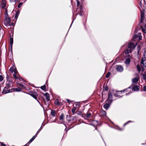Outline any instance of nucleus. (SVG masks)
Segmentation results:
<instances>
[{"label": "nucleus", "mask_w": 146, "mask_h": 146, "mask_svg": "<svg viewBox=\"0 0 146 146\" xmlns=\"http://www.w3.org/2000/svg\"><path fill=\"white\" fill-rule=\"evenodd\" d=\"M10 70L12 72H14V74H13V77L15 79L18 78L20 81L23 80V79L20 77L19 75L18 74V72L15 66L11 67L10 69Z\"/></svg>", "instance_id": "f257e3e1"}, {"label": "nucleus", "mask_w": 146, "mask_h": 146, "mask_svg": "<svg viewBox=\"0 0 146 146\" xmlns=\"http://www.w3.org/2000/svg\"><path fill=\"white\" fill-rule=\"evenodd\" d=\"M7 77L6 86L8 88H9L12 86L13 78H12L9 77L7 75Z\"/></svg>", "instance_id": "f03ea898"}, {"label": "nucleus", "mask_w": 146, "mask_h": 146, "mask_svg": "<svg viewBox=\"0 0 146 146\" xmlns=\"http://www.w3.org/2000/svg\"><path fill=\"white\" fill-rule=\"evenodd\" d=\"M137 44L136 43H134L132 42L128 43V51H129L130 52H131L132 50L135 49Z\"/></svg>", "instance_id": "7ed1b4c3"}, {"label": "nucleus", "mask_w": 146, "mask_h": 146, "mask_svg": "<svg viewBox=\"0 0 146 146\" xmlns=\"http://www.w3.org/2000/svg\"><path fill=\"white\" fill-rule=\"evenodd\" d=\"M7 16L8 15L7 13H6L5 14L6 18L4 21V24L6 26H11V20L10 18Z\"/></svg>", "instance_id": "20e7f679"}, {"label": "nucleus", "mask_w": 146, "mask_h": 146, "mask_svg": "<svg viewBox=\"0 0 146 146\" xmlns=\"http://www.w3.org/2000/svg\"><path fill=\"white\" fill-rule=\"evenodd\" d=\"M142 36L141 35H134L132 39V41H135V39L138 38V40H141Z\"/></svg>", "instance_id": "39448f33"}, {"label": "nucleus", "mask_w": 146, "mask_h": 146, "mask_svg": "<svg viewBox=\"0 0 146 146\" xmlns=\"http://www.w3.org/2000/svg\"><path fill=\"white\" fill-rule=\"evenodd\" d=\"M116 69L117 71L121 72L123 71V68L121 66L117 65L116 66Z\"/></svg>", "instance_id": "423d86ee"}, {"label": "nucleus", "mask_w": 146, "mask_h": 146, "mask_svg": "<svg viewBox=\"0 0 146 146\" xmlns=\"http://www.w3.org/2000/svg\"><path fill=\"white\" fill-rule=\"evenodd\" d=\"M139 86H135L133 87L132 90L133 91H138L139 90Z\"/></svg>", "instance_id": "0eeeda50"}, {"label": "nucleus", "mask_w": 146, "mask_h": 146, "mask_svg": "<svg viewBox=\"0 0 146 146\" xmlns=\"http://www.w3.org/2000/svg\"><path fill=\"white\" fill-rule=\"evenodd\" d=\"M144 12L143 11H142L141 12V23H142L143 22V21L144 19Z\"/></svg>", "instance_id": "6e6552de"}, {"label": "nucleus", "mask_w": 146, "mask_h": 146, "mask_svg": "<svg viewBox=\"0 0 146 146\" xmlns=\"http://www.w3.org/2000/svg\"><path fill=\"white\" fill-rule=\"evenodd\" d=\"M10 90L6 88H5L3 91V93L4 94H6L10 92Z\"/></svg>", "instance_id": "1a4fd4ad"}, {"label": "nucleus", "mask_w": 146, "mask_h": 146, "mask_svg": "<svg viewBox=\"0 0 146 146\" xmlns=\"http://www.w3.org/2000/svg\"><path fill=\"white\" fill-rule=\"evenodd\" d=\"M122 91H116L114 93V95L116 97H118L120 96L119 94H121L122 93Z\"/></svg>", "instance_id": "9d476101"}, {"label": "nucleus", "mask_w": 146, "mask_h": 146, "mask_svg": "<svg viewBox=\"0 0 146 146\" xmlns=\"http://www.w3.org/2000/svg\"><path fill=\"white\" fill-rule=\"evenodd\" d=\"M44 95L45 96L46 99L47 101H48L50 100V96L49 94L48 93H46L44 94Z\"/></svg>", "instance_id": "9b49d317"}, {"label": "nucleus", "mask_w": 146, "mask_h": 146, "mask_svg": "<svg viewBox=\"0 0 146 146\" xmlns=\"http://www.w3.org/2000/svg\"><path fill=\"white\" fill-rule=\"evenodd\" d=\"M64 117V115L62 113L59 117L60 120V121L61 123H63V122Z\"/></svg>", "instance_id": "f8f14e48"}, {"label": "nucleus", "mask_w": 146, "mask_h": 146, "mask_svg": "<svg viewBox=\"0 0 146 146\" xmlns=\"http://www.w3.org/2000/svg\"><path fill=\"white\" fill-rule=\"evenodd\" d=\"M139 80L138 78H135L133 79L132 80V82L133 83H136Z\"/></svg>", "instance_id": "ddd939ff"}, {"label": "nucleus", "mask_w": 146, "mask_h": 146, "mask_svg": "<svg viewBox=\"0 0 146 146\" xmlns=\"http://www.w3.org/2000/svg\"><path fill=\"white\" fill-rule=\"evenodd\" d=\"M3 2L1 4V6L3 8H4L6 6V3L5 0H2Z\"/></svg>", "instance_id": "4468645a"}, {"label": "nucleus", "mask_w": 146, "mask_h": 146, "mask_svg": "<svg viewBox=\"0 0 146 146\" xmlns=\"http://www.w3.org/2000/svg\"><path fill=\"white\" fill-rule=\"evenodd\" d=\"M39 132V131H38V132H37V133H36V135L34 136H33L32 138V139H31L29 141V142L30 143L34 139H35V138L36 137L37 134Z\"/></svg>", "instance_id": "2eb2a0df"}, {"label": "nucleus", "mask_w": 146, "mask_h": 146, "mask_svg": "<svg viewBox=\"0 0 146 146\" xmlns=\"http://www.w3.org/2000/svg\"><path fill=\"white\" fill-rule=\"evenodd\" d=\"M31 95L35 99H37V94L36 93H33L31 94Z\"/></svg>", "instance_id": "dca6fc26"}, {"label": "nucleus", "mask_w": 146, "mask_h": 146, "mask_svg": "<svg viewBox=\"0 0 146 146\" xmlns=\"http://www.w3.org/2000/svg\"><path fill=\"white\" fill-rule=\"evenodd\" d=\"M112 97V94L111 92H109L108 94V100L111 99Z\"/></svg>", "instance_id": "f3484780"}, {"label": "nucleus", "mask_w": 146, "mask_h": 146, "mask_svg": "<svg viewBox=\"0 0 146 146\" xmlns=\"http://www.w3.org/2000/svg\"><path fill=\"white\" fill-rule=\"evenodd\" d=\"M141 64H143L145 66V67H146V60H144L142 59L141 62Z\"/></svg>", "instance_id": "a211bd4d"}, {"label": "nucleus", "mask_w": 146, "mask_h": 146, "mask_svg": "<svg viewBox=\"0 0 146 146\" xmlns=\"http://www.w3.org/2000/svg\"><path fill=\"white\" fill-rule=\"evenodd\" d=\"M110 105L108 104H106L104 106V108L106 109H108Z\"/></svg>", "instance_id": "6ab92c4d"}, {"label": "nucleus", "mask_w": 146, "mask_h": 146, "mask_svg": "<svg viewBox=\"0 0 146 146\" xmlns=\"http://www.w3.org/2000/svg\"><path fill=\"white\" fill-rule=\"evenodd\" d=\"M91 115V114L90 113H88L87 114H85L84 115L85 117L87 118H89Z\"/></svg>", "instance_id": "aec40b11"}, {"label": "nucleus", "mask_w": 146, "mask_h": 146, "mask_svg": "<svg viewBox=\"0 0 146 146\" xmlns=\"http://www.w3.org/2000/svg\"><path fill=\"white\" fill-rule=\"evenodd\" d=\"M76 109H77L76 107H74L72 109L71 111H72V112L73 113V114H74V113H75V111L76 110Z\"/></svg>", "instance_id": "412c9836"}, {"label": "nucleus", "mask_w": 146, "mask_h": 146, "mask_svg": "<svg viewBox=\"0 0 146 146\" xmlns=\"http://www.w3.org/2000/svg\"><path fill=\"white\" fill-rule=\"evenodd\" d=\"M54 104L56 105H60V102H59V100L58 99H56L54 101Z\"/></svg>", "instance_id": "4be33fe9"}, {"label": "nucleus", "mask_w": 146, "mask_h": 146, "mask_svg": "<svg viewBox=\"0 0 146 146\" xmlns=\"http://www.w3.org/2000/svg\"><path fill=\"white\" fill-rule=\"evenodd\" d=\"M51 114L52 115L54 116L55 115V112L54 110L52 111L51 113Z\"/></svg>", "instance_id": "5701e85b"}, {"label": "nucleus", "mask_w": 146, "mask_h": 146, "mask_svg": "<svg viewBox=\"0 0 146 146\" xmlns=\"http://www.w3.org/2000/svg\"><path fill=\"white\" fill-rule=\"evenodd\" d=\"M13 43V38H10V44L11 45V47H12V44Z\"/></svg>", "instance_id": "b1692460"}, {"label": "nucleus", "mask_w": 146, "mask_h": 146, "mask_svg": "<svg viewBox=\"0 0 146 146\" xmlns=\"http://www.w3.org/2000/svg\"><path fill=\"white\" fill-rule=\"evenodd\" d=\"M15 90L17 91H21L22 90L21 88H15Z\"/></svg>", "instance_id": "393cba45"}, {"label": "nucleus", "mask_w": 146, "mask_h": 146, "mask_svg": "<svg viewBox=\"0 0 146 146\" xmlns=\"http://www.w3.org/2000/svg\"><path fill=\"white\" fill-rule=\"evenodd\" d=\"M137 70L139 72H140L141 71V68L139 65H137Z\"/></svg>", "instance_id": "a878e982"}, {"label": "nucleus", "mask_w": 146, "mask_h": 146, "mask_svg": "<svg viewBox=\"0 0 146 146\" xmlns=\"http://www.w3.org/2000/svg\"><path fill=\"white\" fill-rule=\"evenodd\" d=\"M19 15V13L17 12L16 13V14L15 15V18L16 19H17L18 18Z\"/></svg>", "instance_id": "bb28decb"}, {"label": "nucleus", "mask_w": 146, "mask_h": 146, "mask_svg": "<svg viewBox=\"0 0 146 146\" xmlns=\"http://www.w3.org/2000/svg\"><path fill=\"white\" fill-rule=\"evenodd\" d=\"M41 88L44 90L46 89V86L45 85H43L41 87Z\"/></svg>", "instance_id": "cd10ccee"}, {"label": "nucleus", "mask_w": 146, "mask_h": 146, "mask_svg": "<svg viewBox=\"0 0 146 146\" xmlns=\"http://www.w3.org/2000/svg\"><path fill=\"white\" fill-rule=\"evenodd\" d=\"M123 54L124 55L125 54L126 55H127L128 54V50H126L125 51V52H124L123 53Z\"/></svg>", "instance_id": "c85d7f7f"}, {"label": "nucleus", "mask_w": 146, "mask_h": 146, "mask_svg": "<svg viewBox=\"0 0 146 146\" xmlns=\"http://www.w3.org/2000/svg\"><path fill=\"white\" fill-rule=\"evenodd\" d=\"M144 56L145 58H146V48L144 49Z\"/></svg>", "instance_id": "c756f323"}, {"label": "nucleus", "mask_w": 146, "mask_h": 146, "mask_svg": "<svg viewBox=\"0 0 146 146\" xmlns=\"http://www.w3.org/2000/svg\"><path fill=\"white\" fill-rule=\"evenodd\" d=\"M143 78L144 80H145L146 79V74H143Z\"/></svg>", "instance_id": "7c9ffc66"}, {"label": "nucleus", "mask_w": 146, "mask_h": 146, "mask_svg": "<svg viewBox=\"0 0 146 146\" xmlns=\"http://www.w3.org/2000/svg\"><path fill=\"white\" fill-rule=\"evenodd\" d=\"M110 72L108 73L106 75V77L107 78H108L110 76Z\"/></svg>", "instance_id": "2f4dec72"}, {"label": "nucleus", "mask_w": 146, "mask_h": 146, "mask_svg": "<svg viewBox=\"0 0 146 146\" xmlns=\"http://www.w3.org/2000/svg\"><path fill=\"white\" fill-rule=\"evenodd\" d=\"M3 77L1 75H0V81H2L3 80Z\"/></svg>", "instance_id": "473e14b6"}, {"label": "nucleus", "mask_w": 146, "mask_h": 146, "mask_svg": "<svg viewBox=\"0 0 146 146\" xmlns=\"http://www.w3.org/2000/svg\"><path fill=\"white\" fill-rule=\"evenodd\" d=\"M77 114L78 115H81L82 114V112L81 111H79L77 112Z\"/></svg>", "instance_id": "72a5a7b5"}, {"label": "nucleus", "mask_w": 146, "mask_h": 146, "mask_svg": "<svg viewBox=\"0 0 146 146\" xmlns=\"http://www.w3.org/2000/svg\"><path fill=\"white\" fill-rule=\"evenodd\" d=\"M22 5V3H19V5L18 6V7L20 8Z\"/></svg>", "instance_id": "f704fd0d"}, {"label": "nucleus", "mask_w": 146, "mask_h": 146, "mask_svg": "<svg viewBox=\"0 0 146 146\" xmlns=\"http://www.w3.org/2000/svg\"><path fill=\"white\" fill-rule=\"evenodd\" d=\"M80 105V103H77L75 104L76 106H79Z\"/></svg>", "instance_id": "c9c22d12"}, {"label": "nucleus", "mask_w": 146, "mask_h": 146, "mask_svg": "<svg viewBox=\"0 0 146 146\" xmlns=\"http://www.w3.org/2000/svg\"><path fill=\"white\" fill-rule=\"evenodd\" d=\"M67 101L68 102V103H71V102H72V101H70V100H68V99H67Z\"/></svg>", "instance_id": "e433bc0d"}, {"label": "nucleus", "mask_w": 146, "mask_h": 146, "mask_svg": "<svg viewBox=\"0 0 146 146\" xmlns=\"http://www.w3.org/2000/svg\"><path fill=\"white\" fill-rule=\"evenodd\" d=\"M143 89H144V90L146 91V86H145L143 87Z\"/></svg>", "instance_id": "4c0bfd02"}, {"label": "nucleus", "mask_w": 146, "mask_h": 146, "mask_svg": "<svg viewBox=\"0 0 146 146\" xmlns=\"http://www.w3.org/2000/svg\"><path fill=\"white\" fill-rule=\"evenodd\" d=\"M19 84V85H20V86H22V87H24V86H23L22 84Z\"/></svg>", "instance_id": "58836bf2"}, {"label": "nucleus", "mask_w": 146, "mask_h": 146, "mask_svg": "<svg viewBox=\"0 0 146 146\" xmlns=\"http://www.w3.org/2000/svg\"><path fill=\"white\" fill-rule=\"evenodd\" d=\"M129 4H131L132 3L131 0H129Z\"/></svg>", "instance_id": "ea45409f"}, {"label": "nucleus", "mask_w": 146, "mask_h": 146, "mask_svg": "<svg viewBox=\"0 0 146 146\" xmlns=\"http://www.w3.org/2000/svg\"><path fill=\"white\" fill-rule=\"evenodd\" d=\"M77 5H79V4H80V2L78 1H77Z\"/></svg>", "instance_id": "a19ab883"}, {"label": "nucleus", "mask_w": 146, "mask_h": 146, "mask_svg": "<svg viewBox=\"0 0 146 146\" xmlns=\"http://www.w3.org/2000/svg\"><path fill=\"white\" fill-rule=\"evenodd\" d=\"M125 62L126 64L128 63V60L127 59H126V60Z\"/></svg>", "instance_id": "79ce46f5"}, {"label": "nucleus", "mask_w": 146, "mask_h": 146, "mask_svg": "<svg viewBox=\"0 0 146 146\" xmlns=\"http://www.w3.org/2000/svg\"><path fill=\"white\" fill-rule=\"evenodd\" d=\"M130 62V59L128 58V64Z\"/></svg>", "instance_id": "37998d69"}, {"label": "nucleus", "mask_w": 146, "mask_h": 146, "mask_svg": "<svg viewBox=\"0 0 146 146\" xmlns=\"http://www.w3.org/2000/svg\"><path fill=\"white\" fill-rule=\"evenodd\" d=\"M1 146H6L4 144H1Z\"/></svg>", "instance_id": "c03bdc74"}, {"label": "nucleus", "mask_w": 146, "mask_h": 146, "mask_svg": "<svg viewBox=\"0 0 146 146\" xmlns=\"http://www.w3.org/2000/svg\"><path fill=\"white\" fill-rule=\"evenodd\" d=\"M127 122L126 123H125L124 125V126H125V125H126L127 124Z\"/></svg>", "instance_id": "a18cd8bd"}, {"label": "nucleus", "mask_w": 146, "mask_h": 146, "mask_svg": "<svg viewBox=\"0 0 146 146\" xmlns=\"http://www.w3.org/2000/svg\"><path fill=\"white\" fill-rule=\"evenodd\" d=\"M104 115H106V112H105V111H104Z\"/></svg>", "instance_id": "49530a36"}, {"label": "nucleus", "mask_w": 146, "mask_h": 146, "mask_svg": "<svg viewBox=\"0 0 146 146\" xmlns=\"http://www.w3.org/2000/svg\"><path fill=\"white\" fill-rule=\"evenodd\" d=\"M127 89H126L123 90V92H124V91H125V90H127Z\"/></svg>", "instance_id": "de8ad7c7"}, {"label": "nucleus", "mask_w": 146, "mask_h": 146, "mask_svg": "<svg viewBox=\"0 0 146 146\" xmlns=\"http://www.w3.org/2000/svg\"><path fill=\"white\" fill-rule=\"evenodd\" d=\"M143 32H144V33H145V31H146L145 30H145L143 29Z\"/></svg>", "instance_id": "09e8293b"}, {"label": "nucleus", "mask_w": 146, "mask_h": 146, "mask_svg": "<svg viewBox=\"0 0 146 146\" xmlns=\"http://www.w3.org/2000/svg\"><path fill=\"white\" fill-rule=\"evenodd\" d=\"M37 100V101L38 102V103H39V104H40V102H39V101H38V100Z\"/></svg>", "instance_id": "8fccbe9b"}, {"label": "nucleus", "mask_w": 146, "mask_h": 146, "mask_svg": "<svg viewBox=\"0 0 146 146\" xmlns=\"http://www.w3.org/2000/svg\"><path fill=\"white\" fill-rule=\"evenodd\" d=\"M145 27L146 28V25H145Z\"/></svg>", "instance_id": "3c124183"}]
</instances>
